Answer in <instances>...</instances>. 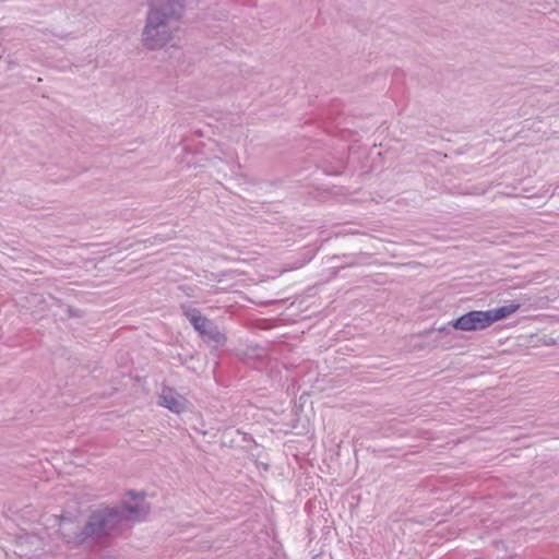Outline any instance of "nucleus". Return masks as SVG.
<instances>
[{"instance_id":"f257e3e1","label":"nucleus","mask_w":559,"mask_h":559,"mask_svg":"<svg viewBox=\"0 0 559 559\" xmlns=\"http://www.w3.org/2000/svg\"><path fill=\"white\" fill-rule=\"evenodd\" d=\"M146 515L142 504L122 502L120 507L102 504L93 510L83 526L72 527V523L62 519L60 534L66 544L72 548L94 547L105 544L117 535L128 521H139Z\"/></svg>"},{"instance_id":"f03ea898","label":"nucleus","mask_w":559,"mask_h":559,"mask_svg":"<svg viewBox=\"0 0 559 559\" xmlns=\"http://www.w3.org/2000/svg\"><path fill=\"white\" fill-rule=\"evenodd\" d=\"M148 7L143 41L156 49L170 40V23L181 16L183 0H151Z\"/></svg>"},{"instance_id":"7ed1b4c3","label":"nucleus","mask_w":559,"mask_h":559,"mask_svg":"<svg viewBox=\"0 0 559 559\" xmlns=\"http://www.w3.org/2000/svg\"><path fill=\"white\" fill-rule=\"evenodd\" d=\"M452 328L462 332H475L489 328L487 310H471L450 321Z\"/></svg>"},{"instance_id":"20e7f679","label":"nucleus","mask_w":559,"mask_h":559,"mask_svg":"<svg viewBox=\"0 0 559 559\" xmlns=\"http://www.w3.org/2000/svg\"><path fill=\"white\" fill-rule=\"evenodd\" d=\"M158 405L171 413L181 414L186 411L187 400L169 386H164L158 396Z\"/></svg>"},{"instance_id":"39448f33","label":"nucleus","mask_w":559,"mask_h":559,"mask_svg":"<svg viewBox=\"0 0 559 559\" xmlns=\"http://www.w3.org/2000/svg\"><path fill=\"white\" fill-rule=\"evenodd\" d=\"M182 314L190 322L193 329L200 334H204L205 330L212 323L206 317L202 316L201 311L193 307L191 304H182L180 306Z\"/></svg>"},{"instance_id":"423d86ee","label":"nucleus","mask_w":559,"mask_h":559,"mask_svg":"<svg viewBox=\"0 0 559 559\" xmlns=\"http://www.w3.org/2000/svg\"><path fill=\"white\" fill-rule=\"evenodd\" d=\"M522 304L519 301H511L509 305H503L493 309L487 310L488 319L492 325L495 322L507 319L508 317L515 313Z\"/></svg>"},{"instance_id":"0eeeda50","label":"nucleus","mask_w":559,"mask_h":559,"mask_svg":"<svg viewBox=\"0 0 559 559\" xmlns=\"http://www.w3.org/2000/svg\"><path fill=\"white\" fill-rule=\"evenodd\" d=\"M201 336L206 337L209 341L215 344H224L226 336L222 333L216 325L212 322Z\"/></svg>"},{"instance_id":"6e6552de","label":"nucleus","mask_w":559,"mask_h":559,"mask_svg":"<svg viewBox=\"0 0 559 559\" xmlns=\"http://www.w3.org/2000/svg\"><path fill=\"white\" fill-rule=\"evenodd\" d=\"M127 496L136 501L134 504H144L146 508V514L148 513V504L144 502V492L142 491H135V490H128Z\"/></svg>"},{"instance_id":"1a4fd4ad","label":"nucleus","mask_w":559,"mask_h":559,"mask_svg":"<svg viewBox=\"0 0 559 559\" xmlns=\"http://www.w3.org/2000/svg\"><path fill=\"white\" fill-rule=\"evenodd\" d=\"M437 330H438L440 333H448V332H450L451 330H454V329L452 328V325L450 324V322H448L447 324H443V325L439 326Z\"/></svg>"},{"instance_id":"9d476101","label":"nucleus","mask_w":559,"mask_h":559,"mask_svg":"<svg viewBox=\"0 0 559 559\" xmlns=\"http://www.w3.org/2000/svg\"><path fill=\"white\" fill-rule=\"evenodd\" d=\"M68 311H69V314H70L71 317H79V316H80V314H79V312H80V310H79V309H74V308H71V307H70V308L68 309Z\"/></svg>"}]
</instances>
